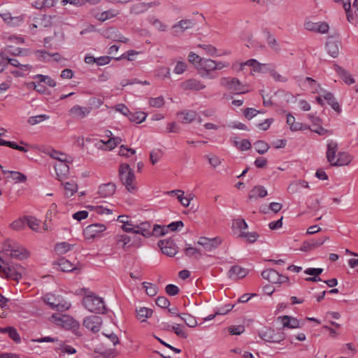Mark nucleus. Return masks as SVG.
Returning a JSON list of instances; mask_svg holds the SVG:
<instances>
[{"label": "nucleus", "mask_w": 358, "mask_h": 358, "mask_svg": "<svg viewBox=\"0 0 358 358\" xmlns=\"http://www.w3.org/2000/svg\"><path fill=\"white\" fill-rule=\"evenodd\" d=\"M220 84L227 90L234 92L236 94H244L248 92L247 90L244 89V86L239 80L236 78L222 77L220 80Z\"/></svg>", "instance_id": "nucleus-7"}, {"label": "nucleus", "mask_w": 358, "mask_h": 358, "mask_svg": "<svg viewBox=\"0 0 358 358\" xmlns=\"http://www.w3.org/2000/svg\"><path fill=\"white\" fill-rule=\"evenodd\" d=\"M72 248V245H70L69 243L66 242H62L57 243L55 245V250L58 254H64L68 251L71 250Z\"/></svg>", "instance_id": "nucleus-48"}, {"label": "nucleus", "mask_w": 358, "mask_h": 358, "mask_svg": "<svg viewBox=\"0 0 358 358\" xmlns=\"http://www.w3.org/2000/svg\"><path fill=\"white\" fill-rule=\"evenodd\" d=\"M338 150V143L333 141L330 140L328 141L327 145V152H326V157L327 162L332 166V164L336 160V154Z\"/></svg>", "instance_id": "nucleus-18"}, {"label": "nucleus", "mask_w": 358, "mask_h": 358, "mask_svg": "<svg viewBox=\"0 0 358 358\" xmlns=\"http://www.w3.org/2000/svg\"><path fill=\"white\" fill-rule=\"evenodd\" d=\"M334 69L340 78L346 83L347 85H352L355 83V79L352 78V75L347 71L345 69L335 64L334 65Z\"/></svg>", "instance_id": "nucleus-23"}, {"label": "nucleus", "mask_w": 358, "mask_h": 358, "mask_svg": "<svg viewBox=\"0 0 358 358\" xmlns=\"http://www.w3.org/2000/svg\"><path fill=\"white\" fill-rule=\"evenodd\" d=\"M23 268L19 264L6 263L0 257V273L2 277L18 281L22 278Z\"/></svg>", "instance_id": "nucleus-4"}, {"label": "nucleus", "mask_w": 358, "mask_h": 358, "mask_svg": "<svg viewBox=\"0 0 358 358\" xmlns=\"http://www.w3.org/2000/svg\"><path fill=\"white\" fill-rule=\"evenodd\" d=\"M115 239L117 245H120L125 250H127V248L129 247V245L127 246V245L128 243H129L132 240H133V242H132L131 245H136L138 246V244H136V242L137 241V240L136 238V235H134L131 237V236H129L126 234H117L115 236Z\"/></svg>", "instance_id": "nucleus-20"}, {"label": "nucleus", "mask_w": 358, "mask_h": 358, "mask_svg": "<svg viewBox=\"0 0 358 358\" xmlns=\"http://www.w3.org/2000/svg\"><path fill=\"white\" fill-rule=\"evenodd\" d=\"M248 271L245 268L239 266H234L231 267L228 271V276L231 279H239L246 276Z\"/></svg>", "instance_id": "nucleus-30"}, {"label": "nucleus", "mask_w": 358, "mask_h": 358, "mask_svg": "<svg viewBox=\"0 0 358 358\" xmlns=\"http://www.w3.org/2000/svg\"><path fill=\"white\" fill-rule=\"evenodd\" d=\"M143 288L145 289V292L148 295L152 296L157 294L158 287L157 285L150 282H143Z\"/></svg>", "instance_id": "nucleus-47"}, {"label": "nucleus", "mask_w": 358, "mask_h": 358, "mask_svg": "<svg viewBox=\"0 0 358 358\" xmlns=\"http://www.w3.org/2000/svg\"><path fill=\"white\" fill-rule=\"evenodd\" d=\"M141 234L144 237H150L152 236L150 230V224L148 222H143L140 225L136 226L134 230V235ZM137 241H141V238L136 236Z\"/></svg>", "instance_id": "nucleus-25"}, {"label": "nucleus", "mask_w": 358, "mask_h": 358, "mask_svg": "<svg viewBox=\"0 0 358 358\" xmlns=\"http://www.w3.org/2000/svg\"><path fill=\"white\" fill-rule=\"evenodd\" d=\"M304 27L310 31L317 32L320 34H326L328 32L329 27L326 22H314L307 20L304 23Z\"/></svg>", "instance_id": "nucleus-16"}, {"label": "nucleus", "mask_w": 358, "mask_h": 358, "mask_svg": "<svg viewBox=\"0 0 358 358\" xmlns=\"http://www.w3.org/2000/svg\"><path fill=\"white\" fill-rule=\"evenodd\" d=\"M326 48L328 53L334 58L338 56L339 47L338 42L335 41L333 38H329L326 43Z\"/></svg>", "instance_id": "nucleus-31"}, {"label": "nucleus", "mask_w": 358, "mask_h": 358, "mask_svg": "<svg viewBox=\"0 0 358 358\" xmlns=\"http://www.w3.org/2000/svg\"><path fill=\"white\" fill-rule=\"evenodd\" d=\"M278 272L273 268L266 269L262 271V276L271 283H277Z\"/></svg>", "instance_id": "nucleus-35"}, {"label": "nucleus", "mask_w": 358, "mask_h": 358, "mask_svg": "<svg viewBox=\"0 0 358 358\" xmlns=\"http://www.w3.org/2000/svg\"><path fill=\"white\" fill-rule=\"evenodd\" d=\"M278 320H280L283 327H287L290 329H295V328H299L302 326L300 321L297 320L296 318L288 316V315H284L282 317H279Z\"/></svg>", "instance_id": "nucleus-26"}, {"label": "nucleus", "mask_w": 358, "mask_h": 358, "mask_svg": "<svg viewBox=\"0 0 358 358\" xmlns=\"http://www.w3.org/2000/svg\"><path fill=\"white\" fill-rule=\"evenodd\" d=\"M102 319L97 315L86 317L83 322V325L93 333H97L101 329Z\"/></svg>", "instance_id": "nucleus-11"}, {"label": "nucleus", "mask_w": 358, "mask_h": 358, "mask_svg": "<svg viewBox=\"0 0 358 358\" xmlns=\"http://www.w3.org/2000/svg\"><path fill=\"white\" fill-rule=\"evenodd\" d=\"M25 217L24 219H18L11 223L10 227L16 231L22 229L25 226Z\"/></svg>", "instance_id": "nucleus-61"}, {"label": "nucleus", "mask_w": 358, "mask_h": 358, "mask_svg": "<svg viewBox=\"0 0 358 358\" xmlns=\"http://www.w3.org/2000/svg\"><path fill=\"white\" fill-rule=\"evenodd\" d=\"M162 157V152L160 150H153L150 153V159L152 164H155Z\"/></svg>", "instance_id": "nucleus-64"}, {"label": "nucleus", "mask_w": 358, "mask_h": 358, "mask_svg": "<svg viewBox=\"0 0 358 358\" xmlns=\"http://www.w3.org/2000/svg\"><path fill=\"white\" fill-rule=\"evenodd\" d=\"M234 145L241 151L248 150L251 148V143L247 139H243L241 141L234 139Z\"/></svg>", "instance_id": "nucleus-46"}, {"label": "nucleus", "mask_w": 358, "mask_h": 358, "mask_svg": "<svg viewBox=\"0 0 358 358\" xmlns=\"http://www.w3.org/2000/svg\"><path fill=\"white\" fill-rule=\"evenodd\" d=\"M180 87L183 90L201 91L204 90L206 86L203 82L196 78H189L180 83Z\"/></svg>", "instance_id": "nucleus-12"}, {"label": "nucleus", "mask_w": 358, "mask_h": 358, "mask_svg": "<svg viewBox=\"0 0 358 358\" xmlns=\"http://www.w3.org/2000/svg\"><path fill=\"white\" fill-rule=\"evenodd\" d=\"M64 187L65 189V194L68 197L73 196L78 191V185L73 181L64 183Z\"/></svg>", "instance_id": "nucleus-38"}, {"label": "nucleus", "mask_w": 358, "mask_h": 358, "mask_svg": "<svg viewBox=\"0 0 358 358\" xmlns=\"http://www.w3.org/2000/svg\"><path fill=\"white\" fill-rule=\"evenodd\" d=\"M0 59L7 61V62H6L7 64H10L13 66L20 67L24 71L30 70L31 69V65L21 64L17 59L9 58L8 57L5 56L2 52H0Z\"/></svg>", "instance_id": "nucleus-33"}, {"label": "nucleus", "mask_w": 358, "mask_h": 358, "mask_svg": "<svg viewBox=\"0 0 358 358\" xmlns=\"http://www.w3.org/2000/svg\"><path fill=\"white\" fill-rule=\"evenodd\" d=\"M352 160V157L345 152H341L338 154V158L335 160L332 166H342L348 165Z\"/></svg>", "instance_id": "nucleus-29"}, {"label": "nucleus", "mask_w": 358, "mask_h": 358, "mask_svg": "<svg viewBox=\"0 0 358 358\" xmlns=\"http://www.w3.org/2000/svg\"><path fill=\"white\" fill-rule=\"evenodd\" d=\"M239 236L245 238L249 243H252L257 240L259 236L256 232L241 231Z\"/></svg>", "instance_id": "nucleus-50"}, {"label": "nucleus", "mask_w": 358, "mask_h": 358, "mask_svg": "<svg viewBox=\"0 0 358 358\" xmlns=\"http://www.w3.org/2000/svg\"><path fill=\"white\" fill-rule=\"evenodd\" d=\"M54 264L57 266V269L64 272H71L76 269L73 263L64 257L59 258Z\"/></svg>", "instance_id": "nucleus-28"}, {"label": "nucleus", "mask_w": 358, "mask_h": 358, "mask_svg": "<svg viewBox=\"0 0 358 358\" xmlns=\"http://www.w3.org/2000/svg\"><path fill=\"white\" fill-rule=\"evenodd\" d=\"M7 334H8L9 337L13 340L15 343H20L21 341L20 336L17 333V330L13 327H8V329L7 331Z\"/></svg>", "instance_id": "nucleus-60"}, {"label": "nucleus", "mask_w": 358, "mask_h": 358, "mask_svg": "<svg viewBox=\"0 0 358 358\" xmlns=\"http://www.w3.org/2000/svg\"><path fill=\"white\" fill-rule=\"evenodd\" d=\"M244 66H252L253 68V71L255 72H262L263 71V68L266 66V64H261L255 59H251L243 63L240 64L239 70H243Z\"/></svg>", "instance_id": "nucleus-32"}, {"label": "nucleus", "mask_w": 358, "mask_h": 358, "mask_svg": "<svg viewBox=\"0 0 358 358\" xmlns=\"http://www.w3.org/2000/svg\"><path fill=\"white\" fill-rule=\"evenodd\" d=\"M158 245L162 252L169 257H173L177 253V247L171 238L159 241Z\"/></svg>", "instance_id": "nucleus-13"}, {"label": "nucleus", "mask_w": 358, "mask_h": 358, "mask_svg": "<svg viewBox=\"0 0 358 358\" xmlns=\"http://www.w3.org/2000/svg\"><path fill=\"white\" fill-rule=\"evenodd\" d=\"M71 161L67 159L64 162H57L55 164V169L59 180H62L69 174V167L68 164Z\"/></svg>", "instance_id": "nucleus-19"}, {"label": "nucleus", "mask_w": 358, "mask_h": 358, "mask_svg": "<svg viewBox=\"0 0 358 358\" xmlns=\"http://www.w3.org/2000/svg\"><path fill=\"white\" fill-rule=\"evenodd\" d=\"M146 10H148L147 6L145 5V3L143 2L134 3L130 8V13L134 15H139Z\"/></svg>", "instance_id": "nucleus-39"}, {"label": "nucleus", "mask_w": 358, "mask_h": 358, "mask_svg": "<svg viewBox=\"0 0 358 358\" xmlns=\"http://www.w3.org/2000/svg\"><path fill=\"white\" fill-rule=\"evenodd\" d=\"M43 299L46 304H48L51 308L58 311L66 310L71 306L69 303H62V300L60 297H57L52 294H47L45 295Z\"/></svg>", "instance_id": "nucleus-9"}, {"label": "nucleus", "mask_w": 358, "mask_h": 358, "mask_svg": "<svg viewBox=\"0 0 358 358\" xmlns=\"http://www.w3.org/2000/svg\"><path fill=\"white\" fill-rule=\"evenodd\" d=\"M83 303L85 308L92 313H105L106 307L103 299L94 294L85 296L83 298Z\"/></svg>", "instance_id": "nucleus-5"}, {"label": "nucleus", "mask_w": 358, "mask_h": 358, "mask_svg": "<svg viewBox=\"0 0 358 358\" xmlns=\"http://www.w3.org/2000/svg\"><path fill=\"white\" fill-rule=\"evenodd\" d=\"M106 229V227L102 224H93L87 226L84 230L86 238L92 239L100 236Z\"/></svg>", "instance_id": "nucleus-14"}, {"label": "nucleus", "mask_w": 358, "mask_h": 358, "mask_svg": "<svg viewBox=\"0 0 358 358\" xmlns=\"http://www.w3.org/2000/svg\"><path fill=\"white\" fill-rule=\"evenodd\" d=\"M25 224L34 231H37L39 227V221L34 217H25Z\"/></svg>", "instance_id": "nucleus-54"}, {"label": "nucleus", "mask_w": 358, "mask_h": 358, "mask_svg": "<svg viewBox=\"0 0 358 358\" xmlns=\"http://www.w3.org/2000/svg\"><path fill=\"white\" fill-rule=\"evenodd\" d=\"M156 75L159 78H169L170 69L166 66L159 67L156 71Z\"/></svg>", "instance_id": "nucleus-62"}, {"label": "nucleus", "mask_w": 358, "mask_h": 358, "mask_svg": "<svg viewBox=\"0 0 358 358\" xmlns=\"http://www.w3.org/2000/svg\"><path fill=\"white\" fill-rule=\"evenodd\" d=\"M7 173L9 174L8 178H10L15 182H24L27 180L26 176L20 172L8 171Z\"/></svg>", "instance_id": "nucleus-52"}, {"label": "nucleus", "mask_w": 358, "mask_h": 358, "mask_svg": "<svg viewBox=\"0 0 358 358\" xmlns=\"http://www.w3.org/2000/svg\"><path fill=\"white\" fill-rule=\"evenodd\" d=\"M128 117L131 122L139 124L145 120L147 114L144 112L130 113Z\"/></svg>", "instance_id": "nucleus-40"}, {"label": "nucleus", "mask_w": 358, "mask_h": 358, "mask_svg": "<svg viewBox=\"0 0 358 358\" xmlns=\"http://www.w3.org/2000/svg\"><path fill=\"white\" fill-rule=\"evenodd\" d=\"M178 118L183 124H189L196 119L197 113L194 110H187L177 113Z\"/></svg>", "instance_id": "nucleus-24"}, {"label": "nucleus", "mask_w": 358, "mask_h": 358, "mask_svg": "<svg viewBox=\"0 0 358 358\" xmlns=\"http://www.w3.org/2000/svg\"><path fill=\"white\" fill-rule=\"evenodd\" d=\"M267 194V190L264 186L256 185L249 192L248 199L252 200L258 198H264Z\"/></svg>", "instance_id": "nucleus-27"}, {"label": "nucleus", "mask_w": 358, "mask_h": 358, "mask_svg": "<svg viewBox=\"0 0 358 358\" xmlns=\"http://www.w3.org/2000/svg\"><path fill=\"white\" fill-rule=\"evenodd\" d=\"M195 22L192 20H181L171 27V34L173 36H181L184 31L192 29Z\"/></svg>", "instance_id": "nucleus-10"}, {"label": "nucleus", "mask_w": 358, "mask_h": 358, "mask_svg": "<svg viewBox=\"0 0 358 358\" xmlns=\"http://www.w3.org/2000/svg\"><path fill=\"white\" fill-rule=\"evenodd\" d=\"M152 310L148 308H140L136 310V317L141 322L145 321L146 318L150 317L152 315Z\"/></svg>", "instance_id": "nucleus-37"}, {"label": "nucleus", "mask_w": 358, "mask_h": 358, "mask_svg": "<svg viewBox=\"0 0 358 358\" xmlns=\"http://www.w3.org/2000/svg\"><path fill=\"white\" fill-rule=\"evenodd\" d=\"M259 336L262 340L269 343H280L285 338L282 331L271 328H264L259 331Z\"/></svg>", "instance_id": "nucleus-6"}, {"label": "nucleus", "mask_w": 358, "mask_h": 358, "mask_svg": "<svg viewBox=\"0 0 358 358\" xmlns=\"http://www.w3.org/2000/svg\"><path fill=\"white\" fill-rule=\"evenodd\" d=\"M52 322L66 330L71 331L75 335L81 336L80 324L72 317L67 315L53 314L50 318Z\"/></svg>", "instance_id": "nucleus-1"}, {"label": "nucleus", "mask_w": 358, "mask_h": 358, "mask_svg": "<svg viewBox=\"0 0 358 358\" xmlns=\"http://www.w3.org/2000/svg\"><path fill=\"white\" fill-rule=\"evenodd\" d=\"M2 252L8 257L19 260L29 256V252L22 246L12 240H6L3 243Z\"/></svg>", "instance_id": "nucleus-2"}, {"label": "nucleus", "mask_w": 358, "mask_h": 358, "mask_svg": "<svg viewBox=\"0 0 358 358\" xmlns=\"http://www.w3.org/2000/svg\"><path fill=\"white\" fill-rule=\"evenodd\" d=\"M57 350H60L62 353H67L69 355H73L76 352V350L73 347L69 345H66L63 343H61L59 344V346L57 348Z\"/></svg>", "instance_id": "nucleus-59"}, {"label": "nucleus", "mask_w": 358, "mask_h": 358, "mask_svg": "<svg viewBox=\"0 0 358 358\" xmlns=\"http://www.w3.org/2000/svg\"><path fill=\"white\" fill-rule=\"evenodd\" d=\"M116 185L113 182L102 184L99 186L98 194L103 198L113 196L115 192Z\"/></svg>", "instance_id": "nucleus-22"}, {"label": "nucleus", "mask_w": 358, "mask_h": 358, "mask_svg": "<svg viewBox=\"0 0 358 358\" xmlns=\"http://www.w3.org/2000/svg\"><path fill=\"white\" fill-rule=\"evenodd\" d=\"M34 55L41 62H50L51 59V54L43 50L35 51Z\"/></svg>", "instance_id": "nucleus-49"}, {"label": "nucleus", "mask_w": 358, "mask_h": 358, "mask_svg": "<svg viewBox=\"0 0 358 358\" xmlns=\"http://www.w3.org/2000/svg\"><path fill=\"white\" fill-rule=\"evenodd\" d=\"M117 13L115 10H108L106 11H103L101 13H98L94 15V17L101 22H104L108 19L113 17L116 16Z\"/></svg>", "instance_id": "nucleus-41"}, {"label": "nucleus", "mask_w": 358, "mask_h": 358, "mask_svg": "<svg viewBox=\"0 0 358 358\" xmlns=\"http://www.w3.org/2000/svg\"><path fill=\"white\" fill-rule=\"evenodd\" d=\"M49 118L48 115H38L36 116H31L28 119V123L31 125H35Z\"/></svg>", "instance_id": "nucleus-56"}, {"label": "nucleus", "mask_w": 358, "mask_h": 358, "mask_svg": "<svg viewBox=\"0 0 358 358\" xmlns=\"http://www.w3.org/2000/svg\"><path fill=\"white\" fill-rule=\"evenodd\" d=\"M198 46L204 50L206 52V53L210 56L213 57L217 55V49L212 45L199 44Z\"/></svg>", "instance_id": "nucleus-55"}, {"label": "nucleus", "mask_w": 358, "mask_h": 358, "mask_svg": "<svg viewBox=\"0 0 358 358\" xmlns=\"http://www.w3.org/2000/svg\"><path fill=\"white\" fill-rule=\"evenodd\" d=\"M119 177L127 189L132 192L136 189L134 182L135 175L130 166L127 164H122L119 168Z\"/></svg>", "instance_id": "nucleus-3"}, {"label": "nucleus", "mask_w": 358, "mask_h": 358, "mask_svg": "<svg viewBox=\"0 0 358 358\" xmlns=\"http://www.w3.org/2000/svg\"><path fill=\"white\" fill-rule=\"evenodd\" d=\"M187 69V64L182 61H178L174 68L173 72L176 74H182Z\"/></svg>", "instance_id": "nucleus-63"}, {"label": "nucleus", "mask_w": 358, "mask_h": 358, "mask_svg": "<svg viewBox=\"0 0 358 358\" xmlns=\"http://www.w3.org/2000/svg\"><path fill=\"white\" fill-rule=\"evenodd\" d=\"M203 59V57H201L199 55L193 52H190L188 55L189 62L193 64L196 67L197 65H200Z\"/></svg>", "instance_id": "nucleus-58"}, {"label": "nucleus", "mask_w": 358, "mask_h": 358, "mask_svg": "<svg viewBox=\"0 0 358 358\" xmlns=\"http://www.w3.org/2000/svg\"><path fill=\"white\" fill-rule=\"evenodd\" d=\"M91 110V107H83L79 105H75L69 109V113L75 120H82L86 117Z\"/></svg>", "instance_id": "nucleus-15"}, {"label": "nucleus", "mask_w": 358, "mask_h": 358, "mask_svg": "<svg viewBox=\"0 0 358 358\" xmlns=\"http://www.w3.org/2000/svg\"><path fill=\"white\" fill-rule=\"evenodd\" d=\"M179 317L189 327H194L197 325L195 317L189 314L182 313V315H179Z\"/></svg>", "instance_id": "nucleus-45"}, {"label": "nucleus", "mask_w": 358, "mask_h": 358, "mask_svg": "<svg viewBox=\"0 0 358 358\" xmlns=\"http://www.w3.org/2000/svg\"><path fill=\"white\" fill-rule=\"evenodd\" d=\"M149 104L151 107L161 108L164 105V98L162 96L156 98H150L149 99Z\"/></svg>", "instance_id": "nucleus-57"}, {"label": "nucleus", "mask_w": 358, "mask_h": 358, "mask_svg": "<svg viewBox=\"0 0 358 358\" xmlns=\"http://www.w3.org/2000/svg\"><path fill=\"white\" fill-rule=\"evenodd\" d=\"M196 69L202 77L215 79L217 75L213 74L215 71V60L203 58L200 65L196 66Z\"/></svg>", "instance_id": "nucleus-8"}, {"label": "nucleus", "mask_w": 358, "mask_h": 358, "mask_svg": "<svg viewBox=\"0 0 358 358\" xmlns=\"http://www.w3.org/2000/svg\"><path fill=\"white\" fill-rule=\"evenodd\" d=\"M266 41H267L268 45L273 50H274L276 52H279L280 51V48H279V45H278V41H277L276 38H275V36L273 34H271L269 32L267 34V40Z\"/></svg>", "instance_id": "nucleus-53"}, {"label": "nucleus", "mask_w": 358, "mask_h": 358, "mask_svg": "<svg viewBox=\"0 0 358 358\" xmlns=\"http://www.w3.org/2000/svg\"><path fill=\"white\" fill-rule=\"evenodd\" d=\"M116 30L113 28H110L106 31L107 37L112 38L115 41H120L122 43H127L129 39L121 34H116Z\"/></svg>", "instance_id": "nucleus-36"}, {"label": "nucleus", "mask_w": 358, "mask_h": 358, "mask_svg": "<svg viewBox=\"0 0 358 358\" xmlns=\"http://www.w3.org/2000/svg\"><path fill=\"white\" fill-rule=\"evenodd\" d=\"M151 233L152 236H164L167 234V228H166V226L155 224L151 231Z\"/></svg>", "instance_id": "nucleus-51"}, {"label": "nucleus", "mask_w": 358, "mask_h": 358, "mask_svg": "<svg viewBox=\"0 0 358 358\" xmlns=\"http://www.w3.org/2000/svg\"><path fill=\"white\" fill-rule=\"evenodd\" d=\"M222 243V240L219 237L209 238L206 237H201L198 241V244L202 245L206 250L211 251L217 248Z\"/></svg>", "instance_id": "nucleus-17"}, {"label": "nucleus", "mask_w": 358, "mask_h": 358, "mask_svg": "<svg viewBox=\"0 0 358 358\" xmlns=\"http://www.w3.org/2000/svg\"><path fill=\"white\" fill-rule=\"evenodd\" d=\"M254 146L256 151L260 155L266 153L270 148L269 145L264 141H256Z\"/></svg>", "instance_id": "nucleus-43"}, {"label": "nucleus", "mask_w": 358, "mask_h": 358, "mask_svg": "<svg viewBox=\"0 0 358 358\" xmlns=\"http://www.w3.org/2000/svg\"><path fill=\"white\" fill-rule=\"evenodd\" d=\"M329 239V237L324 236L322 238H320L317 240L311 239L309 241H304L302 243L301 250L302 251H310L312 250H314L320 245H323L324 243Z\"/></svg>", "instance_id": "nucleus-21"}, {"label": "nucleus", "mask_w": 358, "mask_h": 358, "mask_svg": "<svg viewBox=\"0 0 358 358\" xmlns=\"http://www.w3.org/2000/svg\"><path fill=\"white\" fill-rule=\"evenodd\" d=\"M0 145L8 146L9 148L17 150L23 152H27L28 151V150L26 148L17 145V143L14 141H8L3 139L0 141Z\"/></svg>", "instance_id": "nucleus-44"}, {"label": "nucleus", "mask_w": 358, "mask_h": 358, "mask_svg": "<svg viewBox=\"0 0 358 358\" xmlns=\"http://www.w3.org/2000/svg\"><path fill=\"white\" fill-rule=\"evenodd\" d=\"M323 99L327 101V103L331 106V108L337 113H341V108L338 102L336 100L333 94L329 92H326L323 95Z\"/></svg>", "instance_id": "nucleus-34"}, {"label": "nucleus", "mask_w": 358, "mask_h": 358, "mask_svg": "<svg viewBox=\"0 0 358 358\" xmlns=\"http://www.w3.org/2000/svg\"><path fill=\"white\" fill-rule=\"evenodd\" d=\"M148 22L152 24L159 31H166L168 26L163 23L159 20L155 18L154 17H150Z\"/></svg>", "instance_id": "nucleus-42"}]
</instances>
